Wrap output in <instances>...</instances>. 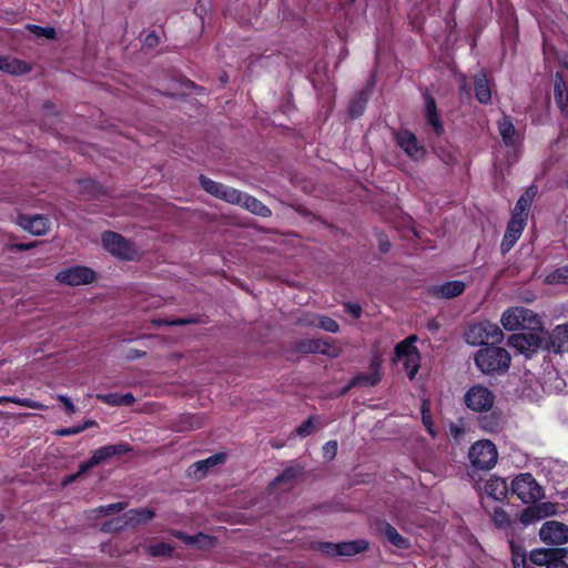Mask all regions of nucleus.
<instances>
[{
  "label": "nucleus",
  "mask_w": 568,
  "mask_h": 568,
  "mask_svg": "<svg viewBox=\"0 0 568 568\" xmlns=\"http://www.w3.org/2000/svg\"><path fill=\"white\" fill-rule=\"evenodd\" d=\"M513 493L525 504L535 503L544 497V490L530 473L516 476L511 483Z\"/></svg>",
  "instance_id": "8"
},
{
  "label": "nucleus",
  "mask_w": 568,
  "mask_h": 568,
  "mask_svg": "<svg viewBox=\"0 0 568 568\" xmlns=\"http://www.w3.org/2000/svg\"><path fill=\"white\" fill-rule=\"evenodd\" d=\"M126 506H128L126 503L119 501V503H113V504H109L105 506H100L92 511L97 514L95 517L109 516V515L118 514V513L124 510L126 508Z\"/></svg>",
  "instance_id": "43"
},
{
  "label": "nucleus",
  "mask_w": 568,
  "mask_h": 568,
  "mask_svg": "<svg viewBox=\"0 0 568 568\" xmlns=\"http://www.w3.org/2000/svg\"><path fill=\"white\" fill-rule=\"evenodd\" d=\"M378 531L387 539L389 544L398 549L407 550L410 548V540L402 536L397 529L388 521H382L378 526Z\"/></svg>",
  "instance_id": "21"
},
{
  "label": "nucleus",
  "mask_w": 568,
  "mask_h": 568,
  "mask_svg": "<svg viewBox=\"0 0 568 568\" xmlns=\"http://www.w3.org/2000/svg\"><path fill=\"white\" fill-rule=\"evenodd\" d=\"M345 311L353 318H359L362 316V313H363L362 306L359 304L351 303V302L345 304Z\"/></svg>",
  "instance_id": "61"
},
{
  "label": "nucleus",
  "mask_w": 568,
  "mask_h": 568,
  "mask_svg": "<svg viewBox=\"0 0 568 568\" xmlns=\"http://www.w3.org/2000/svg\"><path fill=\"white\" fill-rule=\"evenodd\" d=\"M120 393L97 394V399L110 406H121Z\"/></svg>",
  "instance_id": "52"
},
{
  "label": "nucleus",
  "mask_w": 568,
  "mask_h": 568,
  "mask_svg": "<svg viewBox=\"0 0 568 568\" xmlns=\"http://www.w3.org/2000/svg\"><path fill=\"white\" fill-rule=\"evenodd\" d=\"M199 182H200V185L201 187L206 192L209 193L210 195L216 197V199H221L222 196V193L225 189V184L223 183H220V182H216V181H213L212 179L205 176L204 174H201L199 176Z\"/></svg>",
  "instance_id": "35"
},
{
  "label": "nucleus",
  "mask_w": 568,
  "mask_h": 568,
  "mask_svg": "<svg viewBox=\"0 0 568 568\" xmlns=\"http://www.w3.org/2000/svg\"><path fill=\"white\" fill-rule=\"evenodd\" d=\"M493 521L499 529H505L511 525L509 515L501 507H496L493 513Z\"/></svg>",
  "instance_id": "45"
},
{
  "label": "nucleus",
  "mask_w": 568,
  "mask_h": 568,
  "mask_svg": "<svg viewBox=\"0 0 568 568\" xmlns=\"http://www.w3.org/2000/svg\"><path fill=\"white\" fill-rule=\"evenodd\" d=\"M6 403H13V404H17L22 407L34 408V409L40 408L42 406L38 402H34L30 398H20V397H16V396H0V405L6 404Z\"/></svg>",
  "instance_id": "44"
},
{
  "label": "nucleus",
  "mask_w": 568,
  "mask_h": 568,
  "mask_svg": "<svg viewBox=\"0 0 568 568\" xmlns=\"http://www.w3.org/2000/svg\"><path fill=\"white\" fill-rule=\"evenodd\" d=\"M478 417L479 427L487 433H498L503 428L504 417L499 409L483 412Z\"/></svg>",
  "instance_id": "24"
},
{
  "label": "nucleus",
  "mask_w": 568,
  "mask_h": 568,
  "mask_svg": "<svg viewBox=\"0 0 568 568\" xmlns=\"http://www.w3.org/2000/svg\"><path fill=\"white\" fill-rule=\"evenodd\" d=\"M313 422H314V417L313 416L308 417L296 428V434L300 437H306V436L311 435L314 430Z\"/></svg>",
  "instance_id": "53"
},
{
  "label": "nucleus",
  "mask_w": 568,
  "mask_h": 568,
  "mask_svg": "<svg viewBox=\"0 0 568 568\" xmlns=\"http://www.w3.org/2000/svg\"><path fill=\"white\" fill-rule=\"evenodd\" d=\"M240 206L261 217H268L272 215V211L268 206L245 192L243 194Z\"/></svg>",
  "instance_id": "29"
},
{
  "label": "nucleus",
  "mask_w": 568,
  "mask_h": 568,
  "mask_svg": "<svg viewBox=\"0 0 568 568\" xmlns=\"http://www.w3.org/2000/svg\"><path fill=\"white\" fill-rule=\"evenodd\" d=\"M368 548L369 542L366 539L342 541L338 542V556L352 557L366 551Z\"/></svg>",
  "instance_id": "30"
},
{
  "label": "nucleus",
  "mask_w": 568,
  "mask_h": 568,
  "mask_svg": "<svg viewBox=\"0 0 568 568\" xmlns=\"http://www.w3.org/2000/svg\"><path fill=\"white\" fill-rule=\"evenodd\" d=\"M304 467L300 465L286 467L281 474H278L270 484L271 489L278 488L281 486H293L297 479L303 475Z\"/></svg>",
  "instance_id": "22"
},
{
  "label": "nucleus",
  "mask_w": 568,
  "mask_h": 568,
  "mask_svg": "<svg viewBox=\"0 0 568 568\" xmlns=\"http://www.w3.org/2000/svg\"><path fill=\"white\" fill-rule=\"evenodd\" d=\"M554 98L560 112L568 115V85L560 72L554 78Z\"/></svg>",
  "instance_id": "23"
},
{
  "label": "nucleus",
  "mask_w": 568,
  "mask_h": 568,
  "mask_svg": "<svg viewBox=\"0 0 568 568\" xmlns=\"http://www.w3.org/2000/svg\"><path fill=\"white\" fill-rule=\"evenodd\" d=\"M156 323L160 325L183 326V325H187V324H194V323H196V321L193 318H174L171 321L159 320V321H156Z\"/></svg>",
  "instance_id": "59"
},
{
  "label": "nucleus",
  "mask_w": 568,
  "mask_h": 568,
  "mask_svg": "<svg viewBox=\"0 0 568 568\" xmlns=\"http://www.w3.org/2000/svg\"><path fill=\"white\" fill-rule=\"evenodd\" d=\"M417 341L416 335H409L395 346V358L400 361L405 357H410L419 354L418 348L415 346Z\"/></svg>",
  "instance_id": "32"
},
{
  "label": "nucleus",
  "mask_w": 568,
  "mask_h": 568,
  "mask_svg": "<svg viewBox=\"0 0 568 568\" xmlns=\"http://www.w3.org/2000/svg\"><path fill=\"white\" fill-rule=\"evenodd\" d=\"M337 448H338V445H337L336 440H329V442L325 443V445L323 446L324 458H326L328 460L334 459L337 454Z\"/></svg>",
  "instance_id": "56"
},
{
  "label": "nucleus",
  "mask_w": 568,
  "mask_h": 568,
  "mask_svg": "<svg viewBox=\"0 0 568 568\" xmlns=\"http://www.w3.org/2000/svg\"><path fill=\"white\" fill-rule=\"evenodd\" d=\"M318 550L328 556H338V542H321Z\"/></svg>",
  "instance_id": "57"
},
{
  "label": "nucleus",
  "mask_w": 568,
  "mask_h": 568,
  "mask_svg": "<svg viewBox=\"0 0 568 568\" xmlns=\"http://www.w3.org/2000/svg\"><path fill=\"white\" fill-rule=\"evenodd\" d=\"M540 539L548 545H562L568 541V526L559 521H547L539 530Z\"/></svg>",
  "instance_id": "13"
},
{
  "label": "nucleus",
  "mask_w": 568,
  "mask_h": 568,
  "mask_svg": "<svg viewBox=\"0 0 568 568\" xmlns=\"http://www.w3.org/2000/svg\"><path fill=\"white\" fill-rule=\"evenodd\" d=\"M425 118H426L427 123L433 128L434 132L437 135H442L444 133V126H443V122L440 120L439 114H434V116L426 115Z\"/></svg>",
  "instance_id": "55"
},
{
  "label": "nucleus",
  "mask_w": 568,
  "mask_h": 568,
  "mask_svg": "<svg viewBox=\"0 0 568 568\" xmlns=\"http://www.w3.org/2000/svg\"><path fill=\"white\" fill-rule=\"evenodd\" d=\"M18 224L29 233L40 236L44 235L50 229V221L42 214L23 215L18 217Z\"/></svg>",
  "instance_id": "15"
},
{
  "label": "nucleus",
  "mask_w": 568,
  "mask_h": 568,
  "mask_svg": "<svg viewBox=\"0 0 568 568\" xmlns=\"http://www.w3.org/2000/svg\"><path fill=\"white\" fill-rule=\"evenodd\" d=\"M567 554L568 550L564 548V552L556 556L547 568H568V564L564 560Z\"/></svg>",
  "instance_id": "60"
},
{
  "label": "nucleus",
  "mask_w": 568,
  "mask_h": 568,
  "mask_svg": "<svg viewBox=\"0 0 568 568\" xmlns=\"http://www.w3.org/2000/svg\"><path fill=\"white\" fill-rule=\"evenodd\" d=\"M154 517V510L149 508L130 509L122 516L105 521L102 526V530L106 532L120 531L128 527H135L138 525L145 524L152 520Z\"/></svg>",
  "instance_id": "7"
},
{
  "label": "nucleus",
  "mask_w": 568,
  "mask_h": 568,
  "mask_svg": "<svg viewBox=\"0 0 568 568\" xmlns=\"http://www.w3.org/2000/svg\"><path fill=\"white\" fill-rule=\"evenodd\" d=\"M80 191L91 197H97L102 192V186L93 179H83L79 181Z\"/></svg>",
  "instance_id": "38"
},
{
  "label": "nucleus",
  "mask_w": 568,
  "mask_h": 568,
  "mask_svg": "<svg viewBox=\"0 0 568 568\" xmlns=\"http://www.w3.org/2000/svg\"><path fill=\"white\" fill-rule=\"evenodd\" d=\"M130 452H132V446L125 442L101 446L92 453V456L88 460L80 464L77 473L65 476L62 480V485L67 486L72 484L93 467L101 465L113 457H119Z\"/></svg>",
  "instance_id": "2"
},
{
  "label": "nucleus",
  "mask_w": 568,
  "mask_h": 568,
  "mask_svg": "<svg viewBox=\"0 0 568 568\" xmlns=\"http://www.w3.org/2000/svg\"><path fill=\"white\" fill-rule=\"evenodd\" d=\"M506 331H540L541 320L537 313L524 306L507 308L500 318Z\"/></svg>",
  "instance_id": "3"
},
{
  "label": "nucleus",
  "mask_w": 568,
  "mask_h": 568,
  "mask_svg": "<svg viewBox=\"0 0 568 568\" xmlns=\"http://www.w3.org/2000/svg\"><path fill=\"white\" fill-rule=\"evenodd\" d=\"M497 129L501 136V140L506 146H515L518 134L516 132L515 125L513 123V120L509 115H504L498 122H497Z\"/></svg>",
  "instance_id": "27"
},
{
  "label": "nucleus",
  "mask_w": 568,
  "mask_h": 568,
  "mask_svg": "<svg viewBox=\"0 0 568 568\" xmlns=\"http://www.w3.org/2000/svg\"><path fill=\"white\" fill-rule=\"evenodd\" d=\"M27 30L38 38H45L49 40L57 39V31L53 27H41L38 24H27Z\"/></svg>",
  "instance_id": "39"
},
{
  "label": "nucleus",
  "mask_w": 568,
  "mask_h": 568,
  "mask_svg": "<svg viewBox=\"0 0 568 568\" xmlns=\"http://www.w3.org/2000/svg\"><path fill=\"white\" fill-rule=\"evenodd\" d=\"M545 282L549 285L568 284V265L556 268L548 273Z\"/></svg>",
  "instance_id": "37"
},
{
  "label": "nucleus",
  "mask_w": 568,
  "mask_h": 568,
  "mask_svg": "<svg viewBox=\"0 0 568 568\" xmlns=\"http://www.w3.org/2000/svg\"><path fill=\"white\" fill-rule=\"evenodd\" d=\"M477 368L485 375H500L509 369L510 354L495 344L480 347L474 357Z\"/></svg>",
  "instance_id": "1"
},
{
  "label": "nucleus",
  "mask_w": 568,
  "mask_h": 568,
  "mask_svg": "<svg viewBox=\"0 0 568 568\" xmlns=\"http://www.w3.org/2000/svg\"><path fill=\"white\" fill-rule=\"evenodd\" d=\"M57 281L70 286L91 284L97 280V273L88 266H71L60 271Z\"/></svg>",
  "instance_id": "11"
},
{
  "label": "nucleus",
  "mask_w": 568,
  "mask_h": 568,
  "mask_svg": "<svg viewBox=\"0 0 568 568\" xmlns=\"http://www.w3.org/2000/svg\"><path fill=\"white\" fill-rule=\"evenodd\" d=\"M80 433H82V428H79V425L61 428L55 432L58 436H73Z\"/></svg>",
  "instance_id": "64"
},
{
  "label": "nucleus",
  "mask_w": 568,
  "mask_h": 568,
  "mask_svg": "<svg viewBox=\"0 0 568 568\" xmlns=\"http://www.w3.org/2000/svg\"><path fill=\"white\" fill-rule=\"evenodd\" d=\"M316 325L329 333H337L339 331L338 323L329 316H318Z\"/></svg>",
  "instance_id": "48"
},
{
  "label": "nucleus",
  "mask_w": 568,
  "mask_h": 568,
  "mask_svg": "<svg viewBox=\"0 0 568 568\" xmlns=\"http://www.w3.org/2000/svg\"><path fill=\"white\" fill-rule=\"evenodd\" d=\"M485 491L490 498L503 500L507 496L508 486L505 479L491 477L485 485Z\"/></svg>",
  "instance_id": "31"
},
{
  "label": "nucleus",
  "mask_w": 568,
  "mask_h": 568,
  "mask_svg": "<svg viewBox=\"0 0 568 568\" xmlns=\"http://www.w3.org/2000/svg\"><path fill=\"white\" fill-rule=\"evenodd\" d=\"M465 288L466 285L463 281L454 280L439 285H434L429 287L428 292L433 297L449 300L462 295L465 292Z\"/></svg>",
  "instance_id": "18"
},
{
  "label": "nucleus",
  "mask_w": 568,
  "mask_h": 568,
  "mask_svg": "<svg viewBox=\"0 0 568 568\" xmlns=\"http://www.w3.org/2000/svg\"><path fill=\"white\" fill-rule=\"evenodd\" d=\"M0 70L12 75H22L31 71V65L17 58L0 55Z\"/></svg>",
  "instance_id": "25"
},
{
  "label": "nucleus",
  "mask_w": 568,
  "mask_h": 568,
  "mask_svg": "<svg viewBox=\"0 0 568 568\" xmlns=\"http://www.w3.org/2000/svg\"><path fill=\"white\" fill-rule=\"evenodd\" d=\"M495 394L484 385H473L464 395L465 406L476 413L489 412L495 404Z\"/></svg>",
  "instance_id": "9"
},
{
  "label": "nucleus",
  "mask_w": 568,
  "mask_h": 568,
  "mask_svg": "<svg viewBox=\"0 0 568 568\" xmlns=\"http://www.w3.org/2000/svg\"><path fill=\"white\" fill-rule=\"evenodd\" d=\"M146 554L151 557H165L171 558L173 557L174 547L168 542H158L153 545H149L145 548Z\"/></svg>",
  "instance_id": "36"
},
{
  "label": "nucleus",
  "mask_w": 568,
  "mask_h": 568,
  "mask_svg": "<svg viewBox=\"0 0 568 568\" xmlns=\"http://www.w3.org/2000/svg\"><path fill=\"white\" fill-rule=\"evenodd\" d=\"M527 223L523 219L510 217L500 243L503 254L508 253L517 243Z\"/></svg>",
  "instance_id": "16"
},
{
  "label": "nucleus",
  "mask_w": 568,
  "mask_h": 568,
  "mask_svg": "<svg viewBox=\"0 0 568 568\" xmlns=\"http://www.w3.org/2000/svg\"><path fill=\"white\" fill-rule=\"evenodd\" d=\"M464 337L467 344L484 347L500 343L504 339V333L497 324L483 321L469 325Z\"/></svg>",
  "instance_id": "4"
},
{
  "label": "nucleus",
  "mask_w": 568,
  "mask_h": 568,
  "mask_svg": "<svg viewBox=\"0 0 568 568\" xmlns=\"http://www.w3.org/2000/svg\"><path fill=\"white\" fill-rule=\"evenodd\" d=\"M564 552V548H538L530 552L529 560L530 564L537 566H549V564L554 560L556 556Z\"/></svg>",
  "instance_id": "28"
},
{
  "label": "nucleus",
  "mask_w": 568,
  "mask_h": 568,
  "mask_svg": "<svg viewBox=\"0 0 568 568\" xmlns=\"http://www.w3.org/2000/svg\"><path fill=\"white\" fill-rule=\"evenodd\" d=\"M545 351L555 354L568 352V324L557 325L550 333L545 332Z\"/></svg>",
  "instance_id": "14"
},
{
  "label": "nucleus",
  "mask_w": 568,
  "mask_h": 568,
  "mask_svg": "<svg viewBox=\"0 0 568 568\" xmlns=\"http://www.w3.org/2000/svg\"><path fill=\"white\" fill-rule=\"evenodd\" d=\"M327 344L318 338L301 339L296 344V349L303 354H326Z\"/></svg>",
  "instance_id": "33"
},
{
  "label": "nucleus",
  "mask_w": 568,
  "mask_h": 568,
  "mask_svg": "<svg viewBox=\"0 0 568 568\" xmlns=\"http://www.w3.org/2000/svg\"><path fill=\"white\" fill-rule=\"evenodd\" d=\"M537 194V186L531 185L517 200L515 207L511 212L513 219H523L527 223L529 210Z\"/></svg>",
  "instance_id": "20"
},
{
  "label": "nucleus",
  "mask_w": 568,
  "mask_h": 568,
  "mask_svg": "<svg viewBox=\"0 0 568 568\" xmlns=\"http://www.w3.org/2000/svg\"><path fill=\"white\" fill-rule=\"evenodd\" d=\"M475 99L484 105L491 101V83L485 69H480L473 77Z\"/></svg>",
  "instance_id": "17"
},
{
  "label": "nucleus",
  "mask_w": 568,
  "mask_h": 568,
  "mask_svg": "<svg viewBox=\"0 0 568 568\" xmlns=\"http://www.w3.org/2000/svg\"><path fill=\"white\" fill-rule=\"evenodd\" d=\"M369 369L368 374L363 373L354 376L349 382V387L377 385L382 379L381 359L378 357L372 359Z\"/></svg>",
  "instance_id": "19"
},
{
  "label": "nucleus",
  "mask_w": 568,
  "mask_h": 568,
  "mask_svg": "<svg viewBox=\"0 0 568 568\" xmlns=\"http://www.w3.org/2000/svg\"><path fill=\"white\" fill-rule=\"evenodd\" d=\"M36 245H37L36 242H29V243L19 242V243H10L8 247L10 251L23 252V251H29V250L36 247Z\"/></svg>",
  "instance_id": "62"
},
{
  "label": "nucleus",
  "mask_w": 568,
  "mask_h": 568,
  "mask_svg": "<svg viewBox=\"0 0 568 568\" xmlns=\"http://www.w3.org/2000/svg\"><path fill=\"white\" fill-rule=\"evenodd\" d=\"M541 518L540 516V513L537 508H534V507H527L525 508L520 515H519V520L520 523H523L524 525H528V524H531L536 520H539Z\"/></svg>",
  "instance_id": "49"
},
{
  "label": "nucleus",
  "mask_w": 568,
  "mask_h": 568,
  "mask_svg": "<svg viewBox=\"0 0 568 568\" xmlns=\"http://www.w3.org/2000/svg\"><path fill=\"white\" fill-rule=\"evenodd\" d=\"M102 245L112 255L125 261L132 260L135 253L133 244L113 231L102 233Z\"/></svg>",
  "instance_id": "10"
},
{
  "label": "nucleus",
  "mask_w": 568,
  "mask_h": 568,
  "mask_svg": "<svg viewBox=\"0 0 568 568\" xmlns=\"http://www.w3.org/2000/svg\"><path fill=\"white\" fill-rule=\"evenodd\" d=\"M448 434L455 444H459L465 436V428L456 423H450L448 427Z\"/></svg>",
  "instance_id": "51"
},
{
  "label": "nucleus",
  "mask_w": 568,
  "mask_h": 568,
  "mask_svg": "<svg viewBox=\"0 0 568 568\" xmlns=\"http://www.w3.org/2000/svg\"><path fill=\"white\" fill-rule=\"evenodd\" d=\"M243 194L244 192L226 185L220 200L240 205Z\"/></svg>",
  "instance_id": "46"
},
{
  "label": "nucleus",
  "mask_w": 568,
  "mask_h": 568,
  "mask_svg": "<svg viewBox=\"0 0 568 568\" xmlns=\"http://www.w3.org/2000/svg\"><path fill=\"white\" fill-rule=\"evenodd\" d=\"M368 101V93L366 91H361L349 103L348 114L352 119L359 118L365 109Z\"/></svg>",
  "instance_id": "34"
},
{
  "label": "nucleus",
  "mask_w": 568,
  "mask_h": 568,
  "mask_svg": "<svg viewBox=\"0 0 568 568\" xmlns=\"http://www.w3.org/2000/svg\"><path fill=\"white\" fill-rule=\"evenodd\" d=\"M395 141L397 145L415 161L423 159L426 154L424 145L418 142L416 135L409 130L397 132Z\"/></svg>",
  "instance_id": "12"
},
{
  "label": "nucleus",
  "mask_w": 568,
  "mask_h": 568,
  "mask_svg": "<svg viewBox=\"0 0 568 568\" xmlns=\"http://www.w3.org/2000/svg\"><path fill=\"white\" fill-rule=\"evenodd\" d=\"M58 399L63 405L68 415H72L75 413V406L73 405L72 400L68 396L59 395Z\"/></svg>",
  "instance_id": "63"
},
{
  "label": "nucleus",
  "mask_w": 568,
  "mask_h": 568,
  "mask_svg": "<svg viewBox=\"0 0 568 568\" xmlns=\"http://www.w3.org/2000/svg\"><path fill=\"white\" fill-rule=\"evenodd\" d=\"M508 345L525 355L527 358H531L539 351H545V348H547L544 326L541 325L540 331H527L526 333L510 335L508 338Z\"/></svg>",
  "instance_id": "5"
},
{
  "label": "nucleus",
  "mask_w": 568,
  "mask_h": 568,
  "mask_svg": "<svg viewBox=\"0 0 568 568\" xmlns=\"http://www.w3.org/2000/svg\"><path fill=\"white\" fill-rule=\"evenodd\" d=\"M457 81H458V88L459 92L465 95L466 98L471 97V89L470 83L468 81V78L465 73H458L457 74Z\"/></svg>",
  "instance_id": "54"
},
{
  "label": "nucleus",
  "mask_w": 568,
  "mask_h": 568,
  "mask_svg": "<svg viewBox=\"0 0 568 568\" xmlns=\"http://www.w3.org/2000/svg\"><path fill=\"white\" fill-rule=\"evenodd\" d=\"M171 535L186 545H197L201 548L212 547L214 545V538L203 532L187 535L182 530L173 529Z\"/></svg>",
  "instance_id": "26"
},
{
  "label": "nucleus",
  "mask_w": 568,
  "mask_h": 568,
  "mask_svg": "<svg viewBox=\"0 0 568 568\" xmlns=\"http://www.w3.org/2000/svg\"><path fill=\"white\" fill-rule=\"evenodd\" d=\"M422 423L426 427L427 433L435 438L437 432L434 427V422L429 408L427 407V403L425 402L422 406Z\"/></svg>",
  "instance_id": "47"
},
{
  "label": "nucleus",
  "mask_w": 568,
  "mask_h": 568,
  "mask_svg": "<svg viewBox=\"0 0 568 568\" xmlns=\"http://www.w3.org/2000/svg\"><path fill=\"white\" fill-rule=\"evenodd\" d=\"M403 359V365L405 371L407 372V376L410 381H413L420 367V353L410 357H405Z\"/></svg>",
  "instance_id": "41"
},
{
  "label": "nucleus",
  "mask_w": 568,
  "mask_h": 568,
  "mask_svg": "<svg viewBox=\"0 0 568 568\" xmlns=\"http://www.w3.org/2000/svg\"><path fill=\"white\" fill-rule=\"evenodd\" d=\"M434 114H438L436 101L432 94L426 93V95H425V116L426 115L434 116Z\"/></svg>",
  "instance_id": "58"
},
{
  "label": "nucleus",
  "mask_w": 568,
  "mask_h": 568,
  "mask_svg": "<svg viewBox=\"0 0 568 568\" xmlns=\"http://www.w3.org/2000/svg\"><path fill=\"white\" fill-rule=\"evenodd\" d=\"M510 550H511V560L514 567L518 566L521 562V558L526 559V552L523 545L515 542L514 540L509 541Z\"/></svg>",
  "instance_id": "50"
},
{
  "label": "nucleus",
  "mask_w": 568,
  "mask_h": 568,
  "mask_svg": "<svg viewBox=\"0 0 568 568\" xmlns=\"http://www.w3.org/2000/svg\"><path fill=\"white\" fill-rule=\"evenodd\" d=\"M468 459L474 468L490 470L498 460L497 447L489 439H479L469 447Z\"/></svg>",
  "instance_id": "6"
},
{
  "label": "nucleus",
  "mask_w": 568,
  "mask_h": 568,
  "mask_svg": "<svg viewBox=\"0 0 568 568\" xmlns=\"http://www.w3.org/2000/svg\"><path fill=\"white\" fill-rule=\"evenodd\" d=\"M225 460V455L222 454V453H219V454H214L212 456H210L209 458L206 459H203V460H200V462H196L194 464L196 470L195 471H206L209 468L217 465V464H221Z\"/></svg>",
  "instance_id": "42"
},
{
  "label": "nucleus",
  "mask_w": 568,
  "mask_h": 568,
  "mask_svg": "<svg viewBox=\"0 0 568 568\" xmlns=\"http://www.w3.org/2000/svg\"><path fill=\"white\" fill-rule=\"evenodd\" d=\"M202 425L201 418L193 414L182 415L178 430H193L200 428Z\"/></svg>",
  "instance_id": "40"
}]
</instances>
